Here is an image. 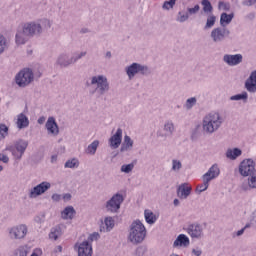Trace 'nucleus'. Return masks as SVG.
I'll list each match as a JSON object with an SVG mask.
<instances>
[{"label":"nucleus","mask_w":256,"mask_h":256,"mask_svg":"<svg viewBox=\"0 0 256 256\" xmlns=\"http://www.w3.org/2000/svg\"><path fill=\"white\" fill-rule=\"evenodd\" d=\"M145 237H147V229L145 225L142 224L140 220H135L130 225L128 240L133 245H139V243H143L145 241Z\"/></svg>","instance_id":"nucleus-2"},{"label":"nucleus","mask_w":256,"mask_h":256,"mask_svg":"<svg viewBox=\"0 0 256 256\" xmlns=\"http://www.w3.org/2000/svg\"><path fill=\"white\" fill-rule=\"evenodd\" d=\"M243 155V151L239 148H233L228 149L226 151V157L227 159H230L231 161H235L238 157H241Z\"/></svg>","instance_id":"nucleus-27"},{"label":"nucleus","mask_w":256,"mask_h":256,"mask_svg":"<svg viewBox=\"0 0 256 256\" xmlns=\"http://www.w3.org/2000/svg\"><path fill=\"white\" fill-rule=\"evenodd\" d=\"M195 105H197V98L196 97L188 98L184 104V109H186L187 111H191V109H193Z\"/></svg>","instance_id":"nucleus-41"},{"label":"nucleus","mask_w":256,"mask_h":256,"mask_svg":"<svg viewBox=\"0 0 256 256\" xmlns=\"http://www.w3.org/2000/svg\"><path fill=\"white\" fill-rule=\"evenodd\" d=\"M248 93H256V70L252 71L244 83Z\"/></svg>","instance_id":"nucleus-19"},{"label":"nucleus","mask_w":256,"mask_h":256,"mask_svg":"<svg viewBox=\"0 0 256 256\" xmlns=\"http://www.w3.org/2000/svg\"><path fill=\"white\" fill-rule=\"evenodd\" d=\"M186 231L192 239H202L203 237V225L197 222L188 225Z\"/></svg>","instance_id":"nucleus-14"},{"label":"nucleus","mask_w":256,"mask_h":256,"mask_svg":"<svg viewBox=\"0 0 256 256\" xmlns=\"http://www.w3.org/2000/svg\"><path fill=\"white\" fill-rule=\"evenodd\" d=\"M144 217H145L146 223H148L149 225H153V223L157 221V216L154 215L153 211L151 210H145Z\"/></svg>","instance_id":"nucleus-33"},{"label":"nucleus","mask_w":256,"mask_h":256,"mask_svg":"<svg viewBox=\"0 0 256 256\" xmlns=\"http://www.w3.org/2000/svg\"><path fill=\"white\" fill-rule=\"evenodd\" d=\"M9 135V127L0 123V141H3Z\"/></svg>","instance_id":"nucleus-44"},{"label":"nucleus","mask_w":256,"mask_h":256,"mask_svg":"<svg viewBox=\"0 0 256 256\" xmlns=\"http://www.w3.org/2000/svg\"><path fill=\"white\" fill-rule=\"evenodd\" d=\"M77 212L75 211V208H73V206H67L66 208H64V210L61 212V217L64 220L67 219H73L75 217V214Z\"/></svg>","instance_id":"nucleus-28"},{"label":"nucleus","mask_w":256,"mask_h":256,"mask_svg":"<svg viewBox=\"0 0 256 256\" xmlns=\"http://www.w3.org/2000/svg\"><path fill=\"white\" fill-rule=\"evenodd\" d=\"M105 227H101L100 231H106L109 232L111 229L115 227V220H113V217H106L104 220Z\"/></svg>","instance_id":"nucleus-32"},{"label":"nucleus","mask_w":256,"mask_h":256,"mask_svg":"<svg viewBox=\"0 0 256 256\" xmlns=\"http://www.w3.org/2000/svg\"><path fill=\"white\" fill-rule=\"evenodd\" d=\"M27 233H29L27 224H17L8 228V237L12 241H22L27 237Z\"/></svg>","instance_id":"nucleus-7"},{"label":"nucleus","mask_w":256,"mask_h":256,"mask_svg":"<svg viewBox=\"0 0 256 256\" xmlns=\"http://www.w3.org/2000/svg\"><path fill=\"white\" fill-rule=\"evenodd\" d=\"M218 9H222L223 11H229V9H231V4H229L228 2L220 1L218 3Z\"/></svg>","instance_id":"nucleus-51"},{"label":"nucleus","mask_w":256,"mask_h":256,"mask_svg":"<svg viewBox=\"0 0 256 256\" xmlns=\"http://www.w3.org/2000/svg\"><path fill=\"white\" fill-rule=\"evenodd\" d=\"M223 61L229 67H235L243 63V55L242 54H226L223 56Z\"/></svg>","instance_id":"nucleus-16"},{"label":"nucleus","mask_w":256,"mask_h":256,"mask_svg":"<svg viewBox=\"0 0 256 256\" xmlns=\"http://www.w3.org/2000/svg\"><path fill=\"white\" fill-rule=\"evenodd\" d=\"M28 147H29V141L20 138L14 141L13 145L11 144L7 145L6 151H9L12 154V157L13 159H15V161H21Z\"/></svg>","instance_id":"nucleus-5"},{"label":"nucleus","mask_w":256,"mask_h":256,"mask_svg":"<svg viewBox=\"0 0 256 256\" xmlns=\"http://www.w3.org/2000/svg\"><path fill=\"white\" fill-rule=\"evenodd\" d=\"M133 139L130 136L125 135L124 141L121 145L120 152L125 153V151H131L133 149Z\"/></svg>","instance_id":"nucleus-26"},{"label":"nucleus","mask_w":256,"mask_h":256,"mask_svg":"<svg viewBox=\"0 0 256 256\" xmlns=\"http://www.w3.org/2000/svg\"><path fill=\"white\" fill-rule=\"evenodd\" d=\"M245 229H247V228H245V226H244L242 229L238 230L236 233L237 237H241V235H243L245 233Z\"/></svg>","instance_id":"nucleus-58"},{"label":"nucleus","mask_w":256,"mask_h":256,"mask_svg":"<svg viewBox=\"0 0 256 256\" xmlns=\"http://www.w3.org/2000/svg\"><path fill=\"white\" fill-rule=\"evenodd\" d=\"M90 87H95L93 91H91V95H105L109 93L111 86L109 84V80L105 75H96L90 78V83L87 84Z\"/></svg>","instance_id":"nucleus-4"},{"label":"nucleus","mask_w":256,"mask_h":256,"mask_svg":"<svg viewBox=\"0 0 256 256\" xmlns=\"http://www.w3.org/2000/svg\"><path fill=\"white\" fill-rule=\"evenodd\" d=\"M16 125L19 129H27L29 127V118L24 113H20L17 116Z\"/></svg>","instance_id":"nucleus-24"},{"label":"nucleus","mask_w":256,"mask_h":256,"mask_svg":"<svg viewBox=\"0 0 256 256\" xmlns=\"http://www.w3.org/2000/svg\"><path fill=\"white\" fill-rule=\"evenodd\" d=\"M105 57H106L107 59H111V57H112L111 51L106 52Z\"/></svg>","instance_id":"nucleus-63"},{"label":"nucleus","mask_w":256,"mask_h":256,"mask_svg":"<svg viewBox=\"0 0 256 256\" xmlns=\"http://www.w3.org/2000/svg\"><path fill=\"white\" fill-rule=\"evenodd\" d=\"M99 147V140H94L86 149L87 155H95Z\"/></svg>","instance_id":"nucleus-36"},{"label":"nucleus","mask_w":256,"mask_h":256,"mask_svg":"<svg viewBox=\"0 0 256 256\" xmlns=\"http://www.w3.org/2000/svg\"><path fill=\"white\" fill-rule=\"evenodd\" d=\"M87 55V51H82V52H76L74 53L70 58L72 61V65H75L79 61V59H83Z\"/></svg>","instance_id":"nucleus-42"},{"label":"nucleus","mask_w":256,"mask_h":256,"mask_svg":"<svg viewBox=\"0 0 256 256\" xmlns=\"http://www.w3.org/2000/svg\"><path fill=\"white\" fill-rule=\"evenodd\" d=\"M199 125L196 126L195 130L192 132V137H197V131L199 130Z\"/></svg>","instance_id":"nucleus-61"},{"label":"nucleus","mask_w":256,"mask_h":256,"mask_svg":"<svg viewBox=\"0 0 256 256\" xmlns=\"http://www.w3.org/2000/svg\"><path fill=\"white\" fill-rule=\"evenodd\" d=\"M75 248L78 251V256H93V245L89 241L76 244Z\"/></svg>","instance_id":"nucleus-15"},{"label":"nucleus","mask_w":256,"mask_h":256,"mask_svg":"<svg viewBox=\"0 0 256 256\" xmlns=\"http://www.w3.org/2000/svg\"><path fill=\"white\" fill-rule=\"evenodd\" d=\"M45 127L48 131V135H54V137H57V135H59V124H57V121H55V117H49L45 124Z\"/></svg>","instance_id":"nucleus-18"},{"label":"nucleus","mask_w":256,"mask_h":256,"mask_svg":"<svg viewBox=\"0 0 256 256\" xmlns=\"http://www.w3.org/2000/svg\"><path fill=\"white\" fill-rule=\"evenodd\" d=\"M26 33L31 37H39L43 33V29H51V21L49 19H41L37 21L26 22L23 26Z\"/></svg>","instance_id":"nucleus-3"},{"label":"nucleus","mask_w":256,"mask_h":256,"mask_svg":"<svg viewBox=\"0 0 256 256\" xmlns=\"http://www.w3.org/2000/svg\"><path fill=\"white\" fill-rule=\"evenodd\" d=\"M215 21H217V17L213 13L208 14L204 29H212L215 26Z\"/></svg>","instance_id":"nucleus-40"},{"label":"nucleus","mask_w":256,"mask_h":256,"mask_svg":"<svg viewBox=\"0 0 256 256\" xmlns=\"http://www.w3.org/2000/svg\"><path fill=\"white\" fill-rule=\"evenodd\" d=\"M79 165H80L79 159L72 158V159H68L65 162L64 167L65 169H77Z\"/></svg>","instance_id":"nucleus-34"},{"label":"nucleus","mask_w":256,"mask_h":256,"mask_svg":"<svg viewBox=\"0 0 256 256\" xmlns=\"http://www.w3.org/2000/svg\"><path fill=\"white\" fill-rule=\"evenodd\" d=\"M99 239H101V235H99V232H93L88 236V239L86 241L91 244L93 243V241H99Z\"/></svg>","instance_id":"nucleus-50"},{"label":"nucleus","mask_w":256,"mask_h":256,"mask_svg":"<svg viewBox=\"0 0 256 256\" xmlns=\"http://www.w3.org/2000/svg\"><path fill=\"white\" fill-rule=\"evenodd\" d=\"M27 255H29V249L27 248V246H20L14 252V256H27Z\"/></svg>","instance_id":"nucleus-45"},{"label":"nucleus","mask_w":256,"mask_h":256,"mask_svg":"<svg viewBox=\"0 0 256 256\" xmlns=\"http://www.w3.org/2000/svg\"><path fill=\"white\" fill-rule=\"evenodd\" d=\"M52 201H54L55 203H59V201H61V195L60 194H53L51 197Z\"/></svg>","instance_id":"nucleus-55"},{"label":"nucleus","mask_w":256,"mask_h":256,"mask_svg":"<svg viewBox=\"0 0 256 256\" xmlns=\"http://www.w3.org/2000/svg\"><path fill=\"white\" fill-rule=\"evenodd\" d=\"M202 184H199L196 188L197 193H203V191H207V189H209V183H211V181L207 178H204V176H202Z\"/></svg>","instance_id":"nucleus-38"},{"label":"nucleus","mask_w":256,"mask_h":256,"mask_svg":"<svg viewBox=\"0 0 256 256\" xmlns=\"http://www.w3.org/2000/svg\"><path fill=\"white\" fill-rule=\"evenodd\" d=\"M256 0H244L242 1V5L244 7H253V5H255Z\"/></svg>","instance_id":"nucleus-53"},{"label":"nucleus","mask_w":256,"mask_h":256,"mask_svg":"<svg viewBox=\"0 0 256 256\" xmlns=\"http://www.w3.org/2000/svg\"><path fill=\"white\" fill-rule=\"evenodd\" d=\"M125 71L126 75L130 80L134 79L135 75H143L144 77L151 75V68H149V66L137 62H134L131 65L127 66L125 68Z\"/></svg>","instance_id":"nucleus-6"},{"label":"nucleus","mask_w":256,"mask_h":256,"mask_svg":"<svg viewBox=\"0 0 256 256\" xmlns=\"http://www.w3.org/2000/svg\"><path fill=\"white\" fill-rule=\"evenodd\" d=\"M253 228L256 229V210L252 212L250 216V221L245 225V228Z\"/></svg>","instance_id":"nucleus-48"},{"label":"nucleus","mask_w":256,"mask_h":256,"mask_svg":"<svg viewBox=\"0 0 256 256\" xmlns=\"http://www.w3.org/2000/svg\"><path fill=\"white\" fill-rule=\"evenodd\" d=\"M125 201L123 195L120 193L114 194L108 201H106L104 207L108 213H119L121 204Z\"/></svg>","instance_id":"nucleus-9"},{"label":"nucleus","mask_w":256,"mask_h":256,"mask_svg":"<svg viewBox=\"0 0 256 256\" xmlns=\"http://www.w3.org/2000/svg\"><path fill=\"white\" fill-rule=\"evenodd\" d=\"M192 253H193V255H195V256H201V255H203V251H202L201 249H199V248L192 249Z\"/></svg>","instance_id":"nucleus-57"},{"label":"nucleus","mask_w":256,"mask_h":256,"mask_svg":"<svg viewBox=\"0 0 256 256\" xmlns=\"http://www.w3.org/2000/svg\"><path fill=\"white\" fill-rule=\"evenodd\" d=\"M175 3H177V0L165 1L162 5V9H164V11H169V9H173V7H175Z\"/></svg>","instance_id":"nucleus-49"},{"label":"nucleus","mask_w":256,"mask_h":256,"mask_svg":"<svg viewBox=\"0 0 256 256\" xmlns=\"http://www.w3.org/2000/svg\"><path fill=\"white\" fill-rule=\"evenodd\" d=\"M63 199H64V201H71V194H69V193L64 194Z\"/></svg>","instance_id":"nucleus-59"},{"label":"nucleus","mask_w":256,"mask_h":256,"mask_svg":"<svg viewBox=\"0 0 256 256\" xmlns=\"http://www.w3.org/2000/svg\"><path fill=\"white\" fill-rule=\"evenodd\" d=\"M249 99V94L247 92H242L241 94H236L230 97V101H247Z\"/></svg>","instance_id":"nucleus-43"},{"label":"nucleus","mask_w":256,"mask_h":256,"mask_svg":"<svg viewBox=\"0 0 256 256\" xmlns=\"http://www.w3.org/2000/svg\"><path fill=\"white\" fill-rule=\"evenodd\" d=\"M38 123H39V125H43L45 123V117L44 116L40 117L38 119Z\"/></svg>","instance_id":"nucleus-60"},{"label":"nucleus","mask_w":256,"mask_h":256,"mask_svg":"<svg viewBox=\"0 0 256 256\" xmlns=\"http://www.w3.org/2000/svg\"><path fill=\"white\" fill-rule=\"evenodd\" d=\"M186 21H189V14L187 13L186 8L183 10H180L176 15V22L177 23H185Z\"/></svg>","instance_id":"nucleus-31"},{"label":"nucleus","mask_w":256,"mask_h":256,"mask_svg":"<svg viewBox=\"0 0 256 256\" xmlns=\"http://www.w3.org/2000/svg\"><path fill=\"white\" fill-rule=\"evenodd\" d=\"M201 5H202V11L206 15L213 13V5H211V2L209 0H201Z\"/></svg>","instance_id":"nucleus-35"},{"label":"nucleus","mask_w":256,"mask_h":256,"mask_svg":"<svg viewBox=\"0 0 256 256\" xmlns=\"http://www.w3.org/2000/svg\"><path fill=\"white\" fill-rule=\"evenodd\" d=\"M35 79V75L33 74V70L30 68H24L15 76V83L18 87H27L33 83Z\"/></svg>","instance_id":"nucleus-8"},{"label":"nucleus","mask_w":256,"mask_h":256,"mask_svg":"<svg viewBox=\"0 0 256 256\" xmlns=\"http://www.w3.org/2000/svg\"><path fill=\"white\" fill-rule=\"evenodd\" d=\"M63 235V230L61 229L60 225H57L56 227L52 228L49 233V239H52L53 241H57L61 236Z\"/></svg>","instance_id":"nucleus-29"},{"label":"nucleus","mask_w":256,"mask_h":256,"mask_svg":"<svg viewBox=\"0 0 256 256\" xmlns=\"http://www.w3.org/2000/svg\"><path fill=\"white\" fill-rule=\"evenodd\" d=\"M135 165H137V160H134L130 164H123L120 168L121 173L129 174L133 169H135Z\"/></svg>","instance_id":"nucleus-39"},{"label":"nucleus","mask_w":256,"mask_h":256,"mask_svg":"<svg viewBox=\"0 0 256 256\" xmlns=\"http://www.w3.org/2000/svg\"><path fill=\"white\" fill-rule=\"evenodd\" d=\"M145 253H147V249L145 247L139 246L138 248H136V251H135L136 256H143L145 255Z\"/></svg>","instance_id":"nucleus-52"},{"label":"nucleus","mask_w":256,"mask_h":256,"mask_svg":"<svg viewBox=\"0 0 256 256\" xmlns=\"http://www.w3.org/2000/svg\"><path fill=\"white\" fill-rule=\"evenodd\" d=\"M31 37L29 36V33L24 29L22 26L21 29H18L15 35V43L16 45H25L27 41H29Z\"/></svg>","instance_id":"nucleus-20"},{"label":"nucleus","mask_w":256,"mask_h":256,"mask_svg":"<svg viewBox=\"0 0 256 256\" xmlns=\"http://www.w3.org/2000/svg\"><path fill=\"white\" fill-rule=\"evenodd\" d=\"M219 175H221V169H219V165L213 164L202 177L208 179V181H213V179H217Z\"/></svg>","instance_id":"nucleus-23"},{"label":"nucleus","mask_w":256,"mask_h":256,"mask_svg":"<svg viewBox=\"0 0 256 256\" xmlns=\"http://www.w3.org/2000/svg\"><path fill=\"white\" fill-rule=\"evenodd\" d=\"M201 11V6L199 4H196L193 8L187 7L186 12L188 13V17H191L193 15H197Z\"/></svg>","instance_id":"nucleus-46"},{"label":"nucleus","mask_w":256,"mask_h":256,"mask_svg":"<svg viewBox=\"0 0 256 256\" xmlns=\"http://www.w3.org/2000/svg\"><path fill=\"white\" fill-rule=\"evenodd\" d=\"M123 141V129L118 128L116 133L112 135L109 140V147L111 149H119V146L121 145V142Z\"/></svg>","instance_id":"nucleus-17"},{"label":"nucleus","mask_w":256,"mask_h":256,"mask_svg":"<svg viewBox=\"0 0 256 256\" xmlns=\"http://www.w3.org/2000/svg\"><path fill=\"white\" fill-rule=\"evenodd\" d=\"M173 247H189V237L180 234L173 243Z\"/></svg>","instance_id":"nucleus-25"},{"label":"nucleus","mask_w":256,"mask_h":256,"mask_svg":"<svg viewBox=\"0 0 256 256\" xmlns=\"http://www.w3.org/2000/svg\"><path fill=\"white\" fill-rule=\"evenodd\" d=\"M56 65L61 68H67L73 65L71 58L69 57V53H61L58 55L56 59Z\"/></svg>","instance_id":"nucleus-22"},{"label":"nucleus","mask_w":256,"mask_h":256,"mask_svg":"<svg viewBox=\"0 0 256 256\" xmlns=\"http://www.w3.org/2000/svg\"><path fill=\"white\" fill-rule=\"evenodd\" d=\"M9 49V40L2 34H0V55H3V52Z\"/></svg>","instance_id":"nucleus-37"},{"label":"nucleus","mask_w":256,"mask_h":256,"mask_svg":"<svg viewBox=\"0 0 256 256\" xmlns=\"http://www.w3.org/2000/svg\"><path fill=\"white\" fill-rule=\"evenodd\" d=\"M233 17H235V14H227V13H222L220 16V25L221 27H225V25H229L231 21H233Z\"/></svg>","instance_id":"nucleus-30"},{"label":"nucleus","mask_w":256,"mask_h":256,"mask_svg":"<svg viewBox=\"0 0 256 256\" xmlns=\"http://www.w3.org/2000/svg\"><path fill=\"white\" fill-rule=\"evenodd\" d=\"M34 221H35V223H39V224L45 223V214L36 216V217L34 218Z\"/></svg>","instance_id":"nucleus-54"},{"label":"nucleus","mask_w":256,"mask_h":256,"mask_svg":"<svg viewBox=\"0 0 256 256\" xmlns=\"http://www.w3.org/2000/svg\"><path fill=\"white\" fill-rule=\"evenodd\" d=\"M191 191H193V188L188 183H182L177 188V197L181 200H185L191 195Z\"/></svg>","instance_id":"nucleus-21"},{"label":"nucleus","mask_w":256,"mask_h":256,"mask_svg":"<svg viewBox=\"0 0 256 256\" xmlns=\"http://www.w3.org/2000/svg\"><path fill=\"white\" fill-rule=\"evenodd\" d=\"M223 125V117L218 112H211L203 117L202 129L205 135H213Z\"/></svg>","instance_id":"nucleus-1"},{"label":"nucleus","mask_w":256,"mask_h":256,"mask_svg":"<svg viewBox=\"0 0 256 256\" xmlns=\"http://www.w3.org/2000/svg\"><path fill=\"white\" fill-rule=\"evenodd\" d=\"M55 161H57V155H56V156L53 155V156L51 157V163H55Z\"/></svg>","instance_id":"nucleus-64"},{"label":"nucleus","mask_w":256,"mask_h":256,"mask_svg":"<svg viewBox=\"0 0 256 256\" xmlns=\"http://www.w3.org/2000/svg\"><path fill=\"white\" fill-rule=\"evenodd\" d=\"M255 171V161L253 159H245L239 165V173L242 177H250Z\"/></svg>","instance_id":"nucleus-11"},{"label":"nucleus","mask_w":256,"mask_h":256,"mask_svg":"<svg viewBox=\"0 0 256 256\" xmlns=\"http://www.w3.org/2000/svg\"><path fill=\"white\" fill-rule=\"evenodd\" d=\"M173 133H175V123H173L172 120H166L163 129L157 131L156 137L167 139V137H173Z\"/></svg>","instance_id":"nucleus-12"},{"label":"nucleus","mask_w":256,"mask_h":256,"mask_svg":"<svg viewBox=\"0 0 256 256\" xmlns=\"http://www.w3.org/2000/svg\"><path fill=\"white\" fill-rule=\"evenodd\" d=\"M0 161H2V163H9V156L0 154Z\"/></svg>","instance_id":"nucleus-56"},{"label":"nucleus","mask_w":256,"mask_h":256,"mask_svg":"<svg viewBox=\"0 0 256 256\" xmlns=\"http://www.w3.org/2000/svg\"><path fill=\"white\" fill-rule=\"evenodd\" d=\"M182 168H183V164L181 163L180 160H177V159L172 160V171H174L175 173H179V171H181Z\"/></svg>","instance_id":"nucleus-47"},{"label":"nucleus","mask_w":256,"mask_h":256,"mask_svg":"<svg viewBox=\"0 0 256 256\" xmlns=\"http://www.w3.org/2000/svg\"><path fill=\"white\" fill-rule=\"evenodd\" d=\"M49 189H51V183L44 181L33 187L30 190L28 197L30 199H36V197H39V195H43V193H46V191H49Z\"/></svg>","instance_id":"nucleus-13"},{"label":"nucleus","mask_w":256,"mask_h":256,"mask_svg":"<svg viewBox=\"0 0 256 256\" xmlns=\"http://www.w3.org/2000/svg\"><path fill=\"white\" fill-rule=\"evenodd\" d=\"M173 204L175 207H179L180 205L179 199H174Z\"/></svg>","instance_id":"nucleus-62"},{"label":"nucleus","mask_w":256,"mask_h":256,"mask_svg":"<svg viewBox=\"0 0 256 256\" xmlns=\"http://www.w3.org/2000/svg\"><path fill=\"white\" fill-rule=\"evenodd\" d=\"M229 35H231V31L225 28V26L214 28L210 33V37L214 43H223Z\"/></svg>","instance_id":"nucleus-10"}]
</instances>
